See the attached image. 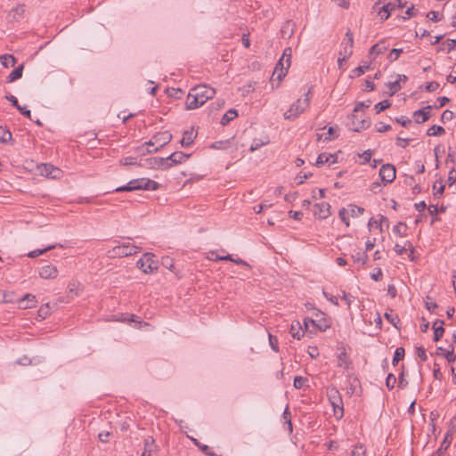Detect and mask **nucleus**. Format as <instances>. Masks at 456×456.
<instances>
[{"label":"nucleus","instance_id":"50","mask_svg":"<svg viewBox=\"0 0 456 456\" xmlns=\"http://www.w3.org/2000/svg\"><path fill=\"white\" fill-rule=\"evenodd\" d=\"M283 419H284L285 423L288 425V431L291 432L292 431V423L290 420V413L289 412L288 410H286L283 413Z\"/></svg>","mask_w":456,"mask_h":456},{"label":"nucleus","instance_id":"29","mask_svg":"<svg viewBox=\"0 0 456 456\" xmlns=\"http://www.w3.org/2000/svg\"><path fill=\"white\" fill-rule=\"evenodd\" d=\"M238 116L237 110L234 109L229 110L221 118V124L223 126L227 125L231 120L234 119Z\"/></svg>","mask_w":456,"mask_h":456},{"label":"nucleus","instance_id":"38","mask_svg":"<svg viewBox=\"0 0 456 456\" xmlns=\"http://www.w3.org/2000/svg\"><path fill=\"white\" fill-rule=\"evenodd\" d=\"M404 356V349L403 347H397L395 349L394 357H393V364L395 365L402 360Z\"/></svg>","mask_w":456,"mask_h":456},{"label":"nucleus","instance_id":"53","mask_svg":"<svg viewBox=\"0 0 456 456\" xmlns=\"http://www.w3.org/2000/svg\"><path fill=\"white\" fill-rule=\"evenodd\" d=\"M305 380L306 379L303 377H300V376L295 377L294 387L298 389L301 388L303 387V385L305 384Z\"/></svg>","mask_w":456,"mask_h":456},{"label":"nucleus","instance_id":"5","mask_svg":"<svg viewBox=\"0 0 456 456\" xmlns=\"http://www.w3.org/2000/svg\"><path fill=\"white\" fill-rule=\"evenodd\" d=\"M190 158L189 154H185L183 151H175L166 159H155V164L159 168L167 169L175 165L181 164Z\"/></svg>","mask_w":456,"mask_h":456},{"label":"nucleus","instance_id":"49","mask_svg":"<svg viewBox=\"0 0 456 456\" xmlns=\"http://www.w3.org/2000/svg\"><path fill=\"white\" fill-rule=\"evenodd\" d=\"M365 454V450L362 448V445L360 446H355L351 453H350V456H364Z\"/></svg>","mask_w":456,"mask_h":456},{"label":"nucleus","instance_id":"2","mask_svg":"<svg viewBox=\"0 0 456 456\" xmlns=\"http://www.w3.org/2000/svg\"><path fill=\"white\" fill-rule=\"evenodd\" d=\"M369 107V101H367V102H360L356 103L351 116V121L348 124L350 129L355 132H360L369 127L370 121L367 115Z\"/></svg>","mask_w":456,"mask_h":456},{"label":"nucleus","instance_id":"59","mask_svg":"<svg viewBox=\"0 0 456 456\" xmlns=\"http://www.w3.org/2000/svg\"><path fill=\"white\" fill-rule=\"evenodd\" d=\"M110 433L106 431V432H102L98 435V437L100 439L101 442L102 443H107L109 442V439H110Z\"/></svg>","mask_w":456,"mask_h":456},{"label":"nucleus","instance_id":"47","mask_svg":"<svg viewBox=\"0 0 456 456\" xmlns=\"http://www.w3.org/2000/svg\"><path fill=\"white\" fill-rule=\"evenodd\" d=\"M396 383V378L393 374H388L386 379V386L388 389H392L395 387V384Z\"/></svg>","mask_w":456,"mask_h":456},{"label":"nucleus","instance_id":"12","mask_svg":"<svg viewBox=\"0 0 456 456\" xmlns=\"http://www.w3.org/2000/svg\"><path fill=\"white\" fill-rule=\"evenodd\" d=\"M37 169L41 175L50 177L53 179H58L61 176V170L51 164H41L37 167Z\"/></svg>","mask_w":456,"mask_h":456},{"label":"nucleus","instance_id":"21","mask_svg":"<svg viewBox=\"0 0 456 456\" xmlns=\"http://www.w3.org/2000/svg\"><path fill=\"white\" fill-rule=\"evenodd\" d=\"M407 250H410V254H409V256L411 258V260H413L414 257H413V248L411 247V243L410 241H405L403 243V245H400V244H395V251L398 254V255H403L404 252H407Z\"/></svg>","mask_w":456,"mask_h":456},{"label":"nucleus","instance_id":"27","mask_svg":"<svg viewBox=\"0 0 456 456\" xmlns=\"http://www.w3.org/2000/svg\"><path fill=\"white\" fill-rule=\"evenodd\" d=\"M24 69V65L20 64L17 68H15L8 76L7 80L9 83H12L22 77V72Z\"/></svg>","mask_w":456,"mask_h":456},{"label":"nucleus","instance_id":"25","mask_svg":"<svg viewBox=\"0 0 456 456\" xmlns=\"http://www.w3.org/2000/svg\"><path fill=\"white\" fill-rule=\"evenodd\" d=\"M196 135L193 131H185L183 134V138L180 141V143L183 147H188L192 144Z\"/></svg>","mask_w":456,"mask_h":456},{"label":"nucleus","instance_id":"19","mask_svg":"<svg viewBox=\"0 0 456 456\" xmlns=\"http://www.w3.org/2000/svg\"><path fill=\"white\" fill-rule=\"evenodd\" d=\"M430 106H427L422 110H419L413 113V117L417 123H423L429 118L430 116Z\"/></svg>","mask_w":456,"mask_h":456},{"label":"nucleus","instance_id":"64","mask_svg":"<svg viewBox=\"0 0 456 456\" xmlns=\"http://www.w3.org/2000/svg\"><path fill=\"white\" fill-rule=\"evenodd\" d=\"M439 16V13L437 12H434V11H431L429 12L428 14H427V17L432 20V21H437L440 20V18L438 17Z\"/></svg>","mask_w":456,"mask_h":456},{"label":"nucleus","instance_id":"11","mask_svg":"<svg viewBox=\"0 0 456 456\" xmlns=\"http://www.w3.org/2000/svg\"><path fill=\"white\" fill-rule=\"evenodd\" d=\"M172 139V134L168 131H163L156 134L152 140L146 142L148 146H153L158 144L159 147L155 148L154 151H157L159 148H162L167 145Z\"/></svg>","mask_w":456,"mask_h":456},{"label":"nucleus","instance_id":"23","mask_svg":"<svg viewBox=\"0 0 456 456\" xmlns=\"http://www.w3.org/2000/svg\"><path fill=\"white\" fill-rule=\"evenodd\" d=\"M444 322L440 320H436L433 324L434 329V341H438L444 335V329L443 327Z\"/></svg>","mask_w":456,"mask_h":456},{"label":"nucleus","instance_id":"30","mask_svg":"<svg viewBox=\"0 0 456 456\" xmlns=\"http://www.w3.org/2000/svg\"><path fill=\"white\" fill-rule=\"evenodd\" d=\"M353 260L356 264H360L362 265H365L368 261V255L366 252H355L352 255Z\"/></svg>","mask_w":456,"mask_h":456},{"label":"nucleus","instance_id":"13","mask_svg":"<svg viewBox=\"0 0 456 456\" xmlns=\"http://www.w3.org/2000/svg\"><path fill=\"white\" fill-rule=\"evenodd\" d=\"M379 177L385 183H392L395 178V167L391 164H385L379 169Z\"/></svg>","mask_w":456,"mask_h":456},{"label":"nucleus","instance_id":"51","mask_svg":"<svg viewBox=\"0 0 456 456\" xmlns=\"http://www.w3.org/2000/svg\"><path fill=\"white\" fill-rule=\"evenodd\" d=\"M387 49L386 45L384 44H377L375 45H372V54L373 53H382Z\"/></svg>","mask_w":456,"mask_h":456},{"label":"nucleus","instance_id":"42","mask_svg":"<svg viewBox=\"0 0 456 456\" xmlns=\"http://www.w3.org/2000/svg\"><path fill=\"white\" fill-rule=\"evenodd\" d=\"M389 107H390L389 101L388 100H384V101H382V102H379V103H377L375 105V110H376L377 113H379V112L387 110Z\"/></svg>","mask_w":456,"mask_h":456},{"label":"nucleus","instance_id":"9","mask_svg":"<svg viewBox=\"0 0 456 456\" xmlns=\"http://www.w3.org/2000/svg\"><path fill=\"white\" fill-rule=\"evenodd\" d=\"M353 53V35L351 32L347 31L346 34V38L341 44V49L338 53V62L339 66L342 64L343 61H346V59L352 54Z\"/></svg>","mask_w":456,"mask_h":456},{"label":"nucleus","instance_id":"20","mask_svg":"<svg viewBox=\"0 0 456 456\" xmlns=\"http://www.w3.org/2000/svg\"><path fill=\"white\" fill-rule=\"evenodd\" d=\"M339 350L340 353L338 355V366L343 369H348L351 362L346 355V349L344 346H342Z\"/></svg>","mask_w":456,"mask_h":456},{"label":"nucleus","instance_id":"58","mask_svg":"<svg viewBox=\"0 0 456 456\" xmlns=\"http://www.w3.org/2000/svg\"><path fill=\"white\" fill-rule=\"evenodd\" d=\"M391 128L390 125H384L383 123H378L376 125V129L378 132L382 133L385 131H388Z\"/></svg>","mask_w":456,"mask_h":456},{"label":"nucleus","instance_id":"40","mask_svg":"<svg viewBox=\"0 0 456 456\" xmlns=\"http://www.w3.org/2000/svg\"><path fill=\"white\" fill-rule=\"evenodd\" d=\"M369 69V65H362L352 70L350 77H357L364 73L365 70Z\"/></svg>","mask_w":456,"mask_h":456},{"label":"nucleus","instance_id":"35","mask_svg":"<svg viewBox=\"0 0 456 456\" xmlns=\"http://www.w3.org/2000/svg\"><path fill=\"white\" fill-rule=\"evenodd\" d=\"M374 224L375 228H379L381 232H383L384 231H387L389 226L387 219L384 216H380L379 224H378L377 221H375L374 224L372 223V227L374 226Z\"/></svg>","mask_w":456,"mask_h":456},{"label":"nucleus","instance_id":"4","mask_svg":"<svg viewBox=\"0 0 456 456\" xmlns=\"http://www.w3.org/2000/svg\"><path fill=\"white\" fill-rule=\"evenodd\" d=\"M159 184L149 178H138L131 180L127 185L118 187L115 191H132L136 190L156 191Z\"/></svg>","mask_w":456,"mask_h":456},{"label":"nucleus","instance_id":"43","mask_svg":"<svg viewBox=\"0 0 456 456\" xmlns=\"http://www.w3.org/2000/svg\"><path fill=\"white\" fill-rule=\"evenodd\" d=\"M11 138H12V134L10 133V131H8L3 127H0V141L2 142H6L9 140H11Z\"/></svg>","mask_w":456,"mask_h":456},{"label":"nucleus","instance_id":"63","mask_svg":"<svg viewBox=\"0 0 456 456\" xmlns=\"http://www.w3.org/2000/svg\"><path fill=\"white\" fill-rule=\"evenodd\" d=\"M429 299H430V297H427L426 307L428 308V310L434 312L435 309L437 308V305L435 302H431V301L429 302L428 301Z\"/></svg>","mask_w":456,"mask_h":456},{"label":"nucleus","instance_id":"55","mask_svg":"<svg viewBox=\"0 0 456 456\" xmlns=\"http://www.w3.org/2000/svg\"><path fill=\"white\" fill-rule=\"evenodd\" d=\"M439 87V84L436 82H429L426 85V91L434 92Z\"/></svg>","mask_w":456,"mask_h":456},{"label":"nucleus","instance_id":"56","mask_svg":"<svg viewBox=\"0 0 456 456\" xmlns=\"http://www.w3.org/2000/svg\"><path fill=\"white\" fill-rule=\"evenodd\" d=\"M269 342H270L272 348L275 352H277L279 349H278V341H277L276 337H274L273 335H269Z\"/></svg>","mask_w":456,"mask_h":456},{"label":"nucleus","instance_id":"37","mask_svg":"<svg viewBox=\"0 0 456 456\" xmlns=\"http://www.w3.org/2000/svg\"><path fill=\"white\" fill-rule=\"evenodd\" d=\"M157 449V445L155 444V440L151 436H148L144 440V450H149V452H152Z\"/></svg>","mask_w":456,"mask_h":456},{"label":"nucleus","instance_id":"36","mask_svg":"<svg viewBox=\"0 0 456 456\" xmlns=\"http://www.w3.org/2000/svg\"><path fill=\"white\" fill-rule=\"evenodd\" d=\"M377 16L379 18L380 22H383L388 19L390 12L383 4L381 7H379Z\"/></svg>","mask_w":456,"mask_h":456},{"label":"nucleus","instance_id":"61","mask_svg":"<svg viewBox=\"0 0 456 456\" xmlns=\"http://www.w3.org/2000/svg\"><path fill=\"white\" fill-rule=\"evenodd\" d=\"M396 121L401 124L404 127H407L411 123V120L405 118V117H401V118H396Z\"/></svg>","mask_w":456,"mask_h":456},{"label":"nucleus","instance_id":"32","mask_svg":"<svg viewBox=\"0 0 456 456\" xmlns=\"http://www.w3.org/2000/svg\"><path fill=\"white\" fill-rule=\"evenodd\" d=\"M370 160V151L367 150L362 153H358L355 161L360 165H364Z\"/></svg>","mask_w":456,"mask_h":456},{"label":"nucleus","instance_id":"54","mask_svg":"<svg viewBox=\"0 0 456 456\" xmlns=\"http://www.w3.org/2000/svg\"><path fill=\"white\" fill-rule=\"evenodd\" d=\"M403 52L402 49H392L389 53V58L392 60V61H395L400 53Z\"/></svg>","mask_w":456,"mask_h":456},{"label":"nucleus","instance_id":"60","mask_svg":"<svg viewBox=\"0 0 456 456\" xmlns=\"http://www.w3.org/2000/svg\"><path fill=\"white\" fill-rule=\"evenodd\" d=\"M120 163L122 165H124V166H128V165H134V164H136V161H135L134 158L127 157V158H125V159H121Z\"/></svg>","mask_w":456,"mask_h":456},{"label":"nucleus","instance_id":"48","mask_svg":"<svg viewBox=\"0 0 456 456\" xmlns=\"http://www.w3.org/2000/svg\"><path fill=\"white\" fill-rule=\"evenodd\" d=\"M385 317L390 323H392L395 328H397L396 322H399V319L396 314H393L392 313H386Z\"/></svg>","mask_w":456,"mask_h":456},{"label":"nucleus","instance_id":"45","mask_svg":"<svg viewBox=\"0 0 456 456\" xmlns=\"http://www.w3.org/2000/svg\"><path fill=\"white\" fill-rule=\"evenodd\" d=\"M330 322L328 321H326V320H322V321L320 320V321H318V322H317V321H315V325L314 326L318 330H320L322 331H324V330H326L330 327Z\"/></svg>","mask_w":456,"mask_h":456},{"label":"nucleus","instance_id":"26","mask_svg":"<svg viewBox=\"0 0 456 456\" xmlns=\"http://www.w3.org/2000/svg\"><path fill=\"white\" fill-rule=\"evenodd\" d=\"M0 62L5 68L14 67L17 63V59L13 55L5 54L0 56Z\"/></svg>","mask_w":456,"mask_h":456},{"label":"nucleus","instance_id":"52","mask_svg":"<svg viewBox=\"0 0 456 456\" xmlns=\"http://www.w3.org/2000/svg\"><path fill=\"white\" fill-rule=\"evenodd\" d=\"M6 100H8L12 106H14L17 110H21V106L19 104L18 100L15 96L10 94L5 96Z\"/></svg>","mask_w":456,"mask_h":456},{"label":"nucleus","instance_id":"33","mask_svg":"<svg viewBox=\"0 0 456 456\" xmlns=\"http://www.w3.org/2000/svg\"><path fill=\"white\" fill-rule=\"evenodd\" d=\"M193 443L208 456H221L216 455L208 445L201 444L197 439L192 438Z\"/></svg>","mask_w":456,"mask_h":456},{"label":"nucleus","instance_id":"8","mask_svg":"<svg viewBox=\"0 0 456 456\" xmlns=\"http://www.w3.org/2000/svg\"><path fill=\"white\" fill-rule=\"evenodd\" d=\"M137 266L144 273H152L159 268V262L152 253H145L137 262Z\"/></svg>","mask_w":456,"mask_h":456},{"label":"nucleus","instance_id":"17","mask_svg":"<svg viewBox=\"0 0 456 456\" xmlns=\"http://www.w3.org/2000/svg\"><path fill=\"white\" fill-rule=\"evenodd\" d=\"M338 162V154L321 153L316 159V166L334 164Z\"/></svg>","mask_w":456,"mask_h":456},{"label":"nucleus","instance_id":"28","mask_svg":"<svg viewBox=\"0 0 456 456\" xmlns=\"http://www.w3.org/2000/svg\"><path fill=\"white\" fill-rule=\"evenodd\" d=\"M338 128L334 126H330L328 129V133L323 135H318V140H323L324 142L331 141L338 137Z\"/></svg>","mask_w":456,"mask_h":456},{"label":"nucleus","instance_id":"39","mask_svg":"<svg viewBox=\"0 0 456 456\" xmlns=\"http://www.w3.org/2000/svg\"><path fill=\"white\" fill-rule=\"evenodd\" d=\"M55 246L53 245V246H49L45 248H43V249H36V250H32L30 251L28 254V257H31V258H34V257H37L42 254H44L45 252L48 251V250H51L53 248H54Z\"/></svg>","mask_w":456,"mask_h":456},{"label":"nucleus","instance_id":"14","mask_svg":"<svg viewBox=\"0 0 456 456\" xmlns=\"http://www.w3.org/2000/svg\"><path fill=\"white\" fill-rule=\"evenodd\" d=\"M289 68V66H287V64L285 63V60L280 59L273 70L272 76V82L274 83V81L277 80V86H279L280 82L286 76Z\"/></svg>","mask_w":456,"mask_h":456},{"label":"nucleus","instance_id":"7","mask_svg":"<svg viewBox=\"0 0 456 456\" xmlns=\"http://www.w3.org/2000/svg\"><path fill=\"white\" fill-rule=\"evenodd\" d=\"M327 395H328L329 401L333 407V411H334L335 417L337 419H341L344 415V409H343L342 399H341L338 390L335 387H330L328 389Z\"/></svg>","mask_w":456,"mask_h":456},{"label":"nucleus","instance_id":"16","mask_svg":"<svg viewBox=\"0 0 456 456\" xmlns=\"http://www.w3.org/2000/svg\"><path fill=\"white\" fill-rule=\"evenodd\" d=\"M59 271L55 265H46L40 268L39 276L43 279H55Z\"/></svg>","mask_w":456,"mask_h":456},{"label":"nucleus","instance_id":"10","mask_svg":"<svg viewBox=\"0 0 456 456\" xmlns=\"http://www.w3.org/2000/svg\"><path fill=\"white\" fill-rule=\"evenodd\" d=\"M364 212V208L361 207H357L354 205L348 206L347 208H342L339 211V217L346 224V226L349 225V216L358 217L362 215Z\"/></svg>","mask_w":456,"mask_h":456},{"label":"nucleus","instance_id":"3","mask_svg":"<svg viewBox=\"0 0 456 456\" xmlns=\"http://www.w3.org/2000/svg\"><path fill=\"white\" fill-rule=\"evenodd\" d=\"M311 91L308 90L302 98L293 102L283 114L285 119L295 120L308 108L311 101Z\"/></svg>","mask_w":456,"mask_h":456},{"label":"nucleus","instance_id":"31","mask_svg":"<svg viewBox=\"0 0 456 456\" xmlns=\"http://www.w3.org/2000/svg\"><path fill=\"white\" fill-rule=\"evenodd\" d=\"M68 289L69 293L74 294L76 296H77L83 290L82 285L76 281H70L68 285Z\"/></svg>","mask_w":456,"mask_h":456},{"label":"nucleus","instance_id":"62","mask_svg":"<svg viewBox=\"0 0 456 456\" xmlns=\"http://www.w3.org/2000/svg\"><path fill=\"white\" fill-rule=\"evenodd\" d=\"M417 354H418V357L421 359V361H423V362L427 361L426 351L423 347L417 348Z\"/></svg>","mask_w":456,"mask_h":456},{"label":"nucleus","instance_id":"57","mask_svg":"<svg viewBox=\"0 0 456 456\" xmlns=\"http://www.w3.org/2000/svg\"><path fill=\"white\" fill-rule=\"evenodd\" d=\"M389 86H390L391 94L396 93L401 88L399 80H395V82H391L389 84Z\"/></svg>","mask_w":456,"mask_h":456},{"label":"nucleus","instance_id":"22","mask_svg":"<svg viewBox=\"0 0 456 456\" xmlns=\"http://www.w3.org/2000/svg\"><path fill=\"white\" fill-rule=\"evenodd\" d=\"M289 333L294 338H297L298 340L303 337L304 332L302 330L301 324L298 321L292 322L289 329Z\"/></svg>","mask_w":456,"mask_h":456},{"label":"nucleus","instance_id":"24","mask_svg":"<svg viewBox=\"0 0 456 456\" xmlns=\"http://www.w3.org/2000/svg\"><path fill=\"white\" fill-rule=\"evenodd\" d=\"M25 12V6L23 4L18 5L12 9L8 14V18L12 20H18Z\"/></svg>","mask_w":456,"mask_h":456},{"label":"nucleus","instance_id":"6","mask_svg":"<svg viewBox=\"0 0 456 456\" xmlns=\"http://www.w3.org/2000/svg\"><path fill=\"white\" fill-rule=\"evenodd\" d=\"M139 251V248L130 243L118 245L107 251V256L110 258L124 257L133 256Z\"/></svg>","mask_w":456,"mask_h":456},{"label":"nucleus","instance_id":"18","mask_svg":"<svg viewBox=\"0 0 456 456\" xmlns=\"http://www.w3.org/2000/svg\"><path fill=\"white\" fill-rule=\"evenodd\" d=\"M37 300L36 297L31 294H26L22 298H20L18 302L19 308L20 309H28L36 305Z\"/></svg>","mask_w":456,"mask_h":456},{"label":"nucleus","instance_id":"15","mask_svg":"<svg viewBox=\"0 0 456 456\" xmlns=\"http://www.w3.org/2000/svg\"><path fill=\"white\" fill-rule=\"evenodd\" d=\"M330 206L327 202L317 203L314 205V214L320 219H325L330 215Z\"/></svg>","mask_w":456,"mask_h":456},{"label":"nucleus","instance_id":"1","mask_svg":"<svg viewBox=\"0 0 456 456\" xmlns=\"http://www.w3.org/2000/svg\"><path fill=\"white\" fill-rule=\"evenodd\" d=\"M216 90L207 85H199L191 89L186 99V109L194 110L202 106L208 100L212 99Z\"/></svg>","mask_w":456,"mask_h":456},{"label":"nucleus","instance_id":"41","mask_svg":"<svg viewBox=\"0 0 456 456\" xmlns=\"http://www.w3.org/2000/svg\"><path fill=\"white\" fill-rule=\"evenodd\" d=\"M291 56H292V49L290 47H287V48H285L281 59L285 60V63L287 64V66H290Z\"/></svg>","mask_w":456,"mask_h":456},{"label":"nucleus","instance_id":"44","mask_svg":"<svg viewBox=\"0 0 456 456\" xmlns=\"http://www.w3.org/2000/svg\"><path fill=\"white\" fill-rule=\"evenodd\" d=\"M428 211L430 215L434 216V218L432 219V222H431L432 224H434L435 221L439 220V218L436 216V215L439 212V208L436 205H430L428 208Z\"/></svg>","mask_w":456,"mask_h":456},{"label":"nucleus","instance_id":"34","mask_svg":"<svg viewBox=\"0 0 456 456\" xmlns=\"http://www.w3.org/2000/svg\"><path fill=\"white\" fill-rule=\"evenodd\" d=\"M444 133V128L441 126L434 125L428 130V136H437L441 135Z\"/></svg>","mask_w":456,"mask_h":456},{"label":"nucleus","instance_id":"46","mask_svg":"<svg viewBox=\"0 0 456 456\" xmlns=\"http://www.w3.org/2000/svg\"><path fill=\"white\" fill-rule=\"evenodd\" d=\"M449 362H452L456 360L454 349L452 347L450 350H446L443 354Z\"/></svg>","mask_w":456,"mask_h":456}]
</instances>
